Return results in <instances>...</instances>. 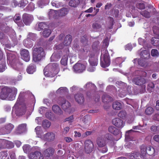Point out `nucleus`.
Masks as SVG:
<instances>
[{
    "mask_svg": "<svg viewBox=\"0 0 159 159\" xmlns=\"http://www.w3.org/2000/svg\"><path fill=\"white\" fill-rule=\"evenodd\" d=\"M21 58L26 62L29 61L30 59V56L28 50L22 49L20 51Z\"/></svg>",
    "mask_w": 159,
    "mask_h": 159,
    "instance_id": "9d476101",
    "label": "nucleus"
},
{
    "mask_svg": "<svg viewBox=\"0 0 159 159\" xmlns=\"http://www.w3.org/2000/svg\"><path fill=\"white\" fill-rule=\"evenodd\" d=\"M153 33L156 35H159V28L156 26H154L152 28Z\"/></svg>",
    "mask_w": 159,
    "mask_h": 159,
    "instance_id": "680f3d73",
    "label": "nucleus"
},
{
    "mask_svg": "<svg viewBox=\"0 0 159 159\" xmlns=\"http://www.w3.org/2000/svg\"><path fill=\"white\" fill-rule=\"evenodd\" d=\"M95 86L94 84L90 82H89L86 84L84 87L87 89H89V88L91 89L93 87H94Z\"/></svg>",
    "mask_w": 159,
    "mask_h": 159,
    "instance_id": "052dcab7",
    "label": "nucleus"
},
{
    "mask_svg": "<svg viewBox=\"0 0 159 159\" xmlns=\"http://www.w3.org/2000/svg\"><path fill=\"white\" fill-rule=\"evenodd\" d=\"M64 43H61L58 45H56L55 48L57 49L60 50L62 49L64 47Z\"/></svg>",
    "mask_w": 159,
    "mask_h": 159,
    "instance_id": "774afa93",
    "label": "nucleus"
},
{
    "mask_svg": "<svg viewBox=\"0 0 159 159\" xmlns=\"http://www.w3.org/2000/svg\"><path fill=\"white\" fill-rule=\"evenodd\" d=\"M154 112L153 109L151 107H147L145 111V113L147 115H151Z\"/></svg>",
    "mask_w": 159,
    "mask_h": 159,
    "instance_id": "c03bdc74",
    "label": "nucleus"
},
{
    "mask_svg": "<svg viewBox=\"0 0 159 159\" xmlns=\"http://www.w3.org/2000/svg\"><path fill=\"white\" fill-rule=\"evenodd\" d=\"M93 28L95 29H98L101 28V26L100 25L97 23H94L93 24Z\"/></svg>",
    "mask_w": 159,
    "mask_h": 159,
    "instance_id": "338daca9",
    "label": "nucleus"
},
{
    "mask_svg": "<svg viewBox=\"0 0 159 159\" xmlns=\"http://www.w3.org/2000/svg\"><path fill=\"white\" fill-rule=\"evenodd\" d=\"M90 65L92 66H96L98 64V60L97 59L91 58L89 60Z\"/></svg>",
    "mask_w": 159,
    "mask_h": 159,
    "instance_id": "37998d69",
    "label": "nucleus"
},
{
    "mask_svg": "<svg viewBox=\"0 0 159 159\" xmlns=\"http://www.w3.org/2000/svg\"><path fill=\"white\" fill-rule=\"evenodd\" d=\"M59 71V67L57 63H50L43 70L44 75L47 76H54Z\"/></svg>",
    "mask_w": 159,
    "mask_h": 159,
    "instance_id": "f03ea898",
    "label": "nucleus"
},
{
    "mask_svg": "<svg viewBox=\"0 0 159 159\" xmlns=\"http://www.w3.org/2000/svg\"><path fill=\"white\" fill-rule=\"evenodd\" d=\"M104 52L103 57H102L101 54L100 57V65L103 68H106L110 64V57L108 51L105 49L103 50Z\"/></svg>",
    "mask_w": 159,
    "mask_h": 159,
    "instance_id": "7ed1b4c3",
    "label": "nucleus"
},
{
    "mask_svg": "<svg viewBox=\"0 0 159 159\" xmlns=\"http://www.w3.org/2000/svg\"><path fill=\"white\" fill-rule=\"evenodd\" d=\"M79 0H71L69 2V5L72 7H76L80 3Z\"/></svg>",
    "mask_w": 159,
    "mask_h": 159,
    "instance_id": "f704fd0d",
    "label": "nucleus"
},
{
    "mask_svg": "<svg viewBox=\"0 0 159 159\" xmlns=\"http://www.w3.org/2000/svg\"><path fill=\"white\" fill-rule=\"evenodd\" d=\"M51 33V31L49 29H46L43 32L42 34L43 37H48Z\"/></svg>",
    "mask_w": 159,
    "mask_h": 159,
    "instance_id": "4c0bfd02",
    "label": "nucleus"
},
{
    "mask_svg": "<svg viewBox=\"0 0 159 159\" xmlns=\"http://www.w3.org/2000/svg\"><path fill=\"white\" fill-rule=\"evenodd\" d=\"M52 109V111L57 115H61L63 114V111L57 105H53Z\"/></svg>",
    "mask_w": 159,
    "mask_h": 159,
    "instance_id": "412c9836",
    "label": "nucleus"
},
{
    "mask_svg": "<svg viewBox=\"0 0 159 159\" xmlns=\"http://www.w3.org/2000/svg\"><path fill=\"white\" fill-rule=\"evenodd\" d=\"M55 136V134L53 133L48 132L44 135V138L47 141H51L54 140Z\"/></svg>",
    "mask_w": 159,
    "mask_h": 159,
    "instance_id": "a211bd4d",
    "label": "nucleus"
},
{
    "mask_svg": "<svg viewBox=\"0 0 159 159\" xmlns=\"http://www.w3.org/2000/svg\"><path fill=\"white\" fill-rule=\"evenodd\" d=\"M33 16L27 13L23 14L22 17L23 21L26 25H29L33 20Z\"/></svg>",
    "mask_w": 159,
    "mask_h": 159,
    "instance_id": "9b49d317",
    "label": "nucleus"
},
{
    "mask_svg": "<svg viewBox=\"0 0 159 159\" xmlns=\"http://www.w3.org/2000/svg\"><path fill=\"white\" fill-rule=\"evenodd\" d=\"M140 14L146 18H149L150 17V13L146 10H144L139 12Z\"/></svg>",
    "mask_w": 159,
    "mask_h": 159,
    "instance_id": "e433bc0d",
    "label": "nucleus"
},
{
    "mask_svg": "<svg viewBox=\"0 0 159 159\" xmlns=\"http://www.w3.org/2000/svg\"><path fill=\"white\" fill-rule=\"evenodd\" d=\"M51 122L47 120H44L42 123V126L44 128H49L51 125Z\"/></svg>",
    "mask_w": 159,
    "mask_h": 159,
    "instance_id": "58836bf2",
    "label": "nucleus"
},
{
    "mask_svg": "<svg viewBox=\"0 0 159 159\" xmlns=\"http://www.w3.org/2000/svg\"><path fill=\"white\" fill-rule=\"evenodd\" d=\"M97 143L98 147L100 148H102L101 150V152L102 153H104L107 151L108 149L106 146V144L104 138L99 137L97 140Z\"/></svg>",
    "mask_w": 159,
    "mask_h": 159,
    "instance_id": "39448f33",
    "label": "nucleus"
},
{
    "mask_svg": "<svg viewBox=\"0 0 159 159\" xmlns=\"http://www.w3.org/2000/svg\"><path fill=\"white\" fill-rule=\"evenodd\" d=\"M75 101L80 104L83 103L84 101V98L83 95L81 93H77L75 95Z\"/></svg>",
    "mask_w": 159,
    "mask_h": 159,
    "instance_id": "6ab92c4d",
    "label": "nucleus"
},
{
    "mask_svg": "<svg viewBox=\"0 0 159 159\" xmlns=\"http://www.w3.org/2000/svg\"><path fill=\"white\" fill-rule=\"evenodd\" d=\"M102 99L103 102L104 103H107L113 100V98L107 94H104L102 96Z\"/></svg>",
    "mask_w": 159,
    "mask_h": 159,
    "instance_id": "cd10ccee",
    "label": "nucleus"
},
{
    "mask_svg": "<svg viewBox=\"0 0 159 159\" xmlns=\"http://www.w3.org/2000/svg\"><path fill=\"white\" fill-rule=\"evenodd\" d=\"M136 6L138 9L140 10L144 9L145 8V5L143 3H137Z\"/></svg>",
    "mask_w": 159,
    "mask_h": 159,
    "instance_id": "09e8293b",
    "label": "nucleus"
},
{
    "mask_svg": "<svg viewBox=\"0 0 159 159\" xmlns=\"http://www.w3.org/2000/svg\"><path fill=\"white\" fill-rule=\"evenodd\" d=\"M72 41V36L71 35H67L65 37L63 43L64 45L67 46L70 45Z\"/></svg>",
    "mask_w": 159,
    "mask_h": 159,
    "instance_id": "c756f323",
    "label": "nucleus"
},
{
    "mask_svg": "<svg viewBox=\"0 0 159 159\" xmlns=\"http://www.w3.org/2000/svg\"><path fill=\"white\" fill-rule=\"evenodd\" d=\"M147 147L143 145L141 146V152L143 155L147 154L146 153V149Z\"/></svg>",
    "mask_w": 159,
    "mask_h": 159,
    "instance_id": "e2e57ef3",
    "label": "nucleus"
},
{
    "mask_svg": "<svg viewBox=\"0 0 159 159\" xmlns=\"http://www.w3.org/2000/svg\"><path fill=\"white\" fill-rule=\"evenodd\" d=\"M112 124L116 127L122 128L125 125V123L123 120L119 118L113 119L112 121Z\"/></svg>",
    "mask_w": 159,
    "mask_h": 159,
    "instance_id": "1a4fd4ad",
    "label": "nucleus"
},
{
    "mask_svg": "<svg viewBox=\"0 0 159 159\" xmlns=\"http://www.w3.org/2000/svg\"><path fill=\"white\" fill-rule=\"evenodd\" d=\"M15 106L16 107H18L19 108L17 110V111L19 115H22L25 114L26 112V106L25 104L20 105L19 102L17 100Z\"/></svg>",
    "mask_w": 159,
    "mask_h": 159,
    "instance_id": "0eeeda50",
    "label": "nucleus"
},
{
    "mask_svg": "<svg viewBox=\"0 0 159 159\" xmlns=\"http://www.w3.org/2000/svg\"><path fill=\"white\" fill-rule=\"evenodd\" d=\"M7 140L0 139V148H6V143Z\"/></svg>",
    "mask_w": 159,
    "mask_h": 159,
    "instance_id": "a19ab883",
    "label": "nucleus"
},
{
    "mask_svg": "<svg viewBox=\"0 0 159 159\" xmlns=\"http://www.w3.org/2000/svg\"><path fill=\"white\" fill-rule=\"evenodd\" d=\"M49 2V0H39L37 2L38 6L42 8L44 6L47 5Z\"/></svg>",
    "mask_w": 159,
    "mask_h": 159,
    "instance_id": "2f4dec72",
    "label": "nucleus"
},
{
    "mask_svg": "<svg viewBox=\"0 0 159 159\" xmlns=\"http://www.w3.org/2000/svg\"><path fill=\"white\" fill-rule=\"evenodd\" d=\"M69 12V9L66 8H63L58 11V14L61 16H65L67 15Z\"/></svg>",
    "mask_w": 159,
    "mask_h": 159,
    "instance_id": "393cba45",
    "label": "nucleus"
},
{
    "mask_svg": "<svg viewBox=\"0 0 159 159\" xmlns=\"http://www.w3.org/2000/svg\"><path fill=\"white\" fill-rule=\"evenodd\" d=\"M151 43L152 45L156 46H159V38L153 37L151 39Z\"/></svg>",
    "mask_w": 159,
    "mask_h": 159,
    "instance_id": "c9c22d12",
    "label": "nucleus"
},
{
    "mask_svg": "<svg viewBox=\"0 0 159 159\" xmlns=\"http://www.w3.org/2000/svg\"><path fill=\"white\" fill-rule=\"evenodd\" d=\"M84 149L87 153H90L94 149V145L93 142L89 139L86 140L84 142Z\"/></svg>",
    "mask_w": 159,
    "mask_h": 159,
    "instance_id": "423d86ee",
    "label": "nucleus"
},
{
    "mask_svg": "<svg viewBox=\"0 0 159 159\" xmlns=\"http://www.w3.org/2000/svg\"><path fill=\"white\" fill-rule=\"evenodd\" d=\"M66 90L67 89L66 87H61L57 90V93H64L66 91Z\"/></svg>",
    "mask_w": 159,
    "mask_h": 159,
    "instance_id": "0e129e2a",
    "label": "nucleus"
},
{
    "mask_svg": "<svg viewBox=\"0 0 159 159\" xmlns=\"http://www.w3.org/2000/svg\"><path fill=\"white\" fill-rule=\"evenodd\" d=\"M23 44L25 46L28 48H31L33 45L31 40L28 38L24 40Z\"/></svg>",
    "mask_w": 159,
    "mask_h": 159,
    "instance_id": "bb28decb",
    "label": "nucleus"
},
{
    "mask_svg": "<svg viewBox=\"0 0 159 159\" xmlns=\"http://www.w3.org/2000/svg\"><path fill=\"white\" fill-rule=\"evenodd\" d=\"M143 54L146 55V56L147 55L148 57L150 55L149 54L146 50L142 51L140 52V56L143 59H147V56L145 57V56L144 55H143Z\"/></svg>",
    "mask_w": 159,
    "mask_h": 159,
    "instance_id": "79ce46f5",
    "label": "nucleus"
},
{
    "mask_svg": "<svg viewBox=\"0 0 159 159\" xmlns=\"http://www.w3.org/2000/svg\"><path fill=\"white\" fill-rule=\"evenodd\" d=\"M10 65L14 69L19 71L22 68L23 64L18 59L16 61L13 62Z\"/></svg>",
    "mask_w": 159,
    "mask_h": 159,
    "instance_id": "f8f14e48",
    "label": "nucleus"
},
{
    "mask_svg": "<svg viewBox=\"0 0 159 159\" xmlns=\"http://www.w3.org/2000/svg\"><path fill=\"white\" fill-rule=\"evenodd\" d=\"M54 149L52 148H49L46 149L44 152V154L47 157H50L52 156L54 153Z\"/></svg>",
    "mask_w": 159,
    "mask_h": 159,
    "instance_id": "a878e982",
    "label": "nucleus"
},
{
    "mask_svg": "<svg viewBox=\"0 0 159 159\" xmlns=\"http://www.w3.org/2000/svg\"><path fill=\"white\" fill-rule=\"evenodd\" d=\"M23 149L24 152L25 153H29L30 151V148L29 145H25L23 147Z\"/></svg>",
    "mask_w": 159,
    "mask_h": 159,
    "instance_id": "8fccbe9b",
    "label": "nucleus"
},
{
    "mask_svg": "<svg viewBox=\"0 0 159 159\" xmlns=\"http://www.w3.org/2000/svg\"><path fill=\"white\" fill-rule=\"evenodd\" d=\"M36 66L33 64H30L27 67L26 71L29 74H32L36 71Z\"/></svg>",
    "mask_w": 159,
    "mask_h": 159,
    "instance_id": "aec40b11",
    "label": "nucleus"
},
{
    "mask_svg": "<svg viewBox=\"0 0 159 159\" xmlns=\"http://www.w3.org/2000/svg\"><path fill=\"white\" fill-rule=\"evenodd\" d=\"M108 131L114 135H118L120 132V130L119 129L112 125L109 127Z\"/></svg>",
    "mask_w": 159,
    "mask_h": 159,
    "instance_id": "b1692460",
    "label": "nucleus"
},
{
    "mask_svg": "<svg viewBox=\"0 0 159 159\" xmlns=\"http://www.w3.org/2000/svg\"><path fill=\"white\" fill-rule=\"evenodd\" d=\"M151 55L153 57H158L159 53L158 51L156 49H152L151 51Z\"/></svg>",
    "mask_w": 159,
    "mask_h": 159,
    "instance_id": "de8ad7c7",
    "label": "nucleus"
},
{
    "mask_svg": "<svg viewBox=\"0 0 159 159\" xmlns=\"http://www.w3.org/2000/svg\"><path fill=\"white\" fill-rule=\"evenodd\" d=\"M48 25L45 23L44 22H40L36 25L35 28L38 31H40L43 30V29L44 30L48 28Z\"/></svg>",
    "mask_w": 159,
    "mask_h": 159,
    "instance_id": "4be33fe9",
    "label": "nucleus"
},
{
    "mask_svg": "<svg viewBox=\"0 0 159 159\" xmlns=\"http://www.w3.org/2000/svg\"><path fill=\"white\" fill-rule=\"evenodd\" d=\"M29 158L30 159H44L43 155L38 151L31 153L29 156Z\"/></svg>",
    "mask_w": 159,
    "mask_h": 159,
    "instance_id": "4468645a",
    "label": "nucleus"
},
{
    "mask_svg": "<svg viewBox=\"0 0 159 159\" xmlns=\"http://www.w3.org/2000/svg\"><path fill=\"white\" fill-rule=\"evenodd\" d=\"M26 124H22L19 125L15 132L16 134H20L25 132L26 130Z\"/></svg>",
    "mask_w": 159,
    "mask_h": 159,
    "instance_id": "f3484780",
    "label": "nucleus"
},
{
    "mask_svg": "<svg viewBox=\"0 0 159 159\" xmlns=\"http://www.w3.org/2000/svg\"><path fill=\"white\" fill-rule=\"evenodd\" d=\"M99 42L98 41H96L93 42L92 45V48L93 49L97 50V49H99L98 48L99 44Z\"/></svg>",
    "mask_w": 159,
    "mask_h": 159,
    "instance_id": "6e6d98bb",
    "label": "nucleus"
},
{
    "mask_svg": "<svg viewBox=\"0 0 159 159\" xmlns=\"http://www.w3.org/2000/svg\"><path fill=\"white\" fill-rule=\"evenodd\" d=\"M17 89L14 87H8L5 86L2 89L0 93V97L2 99H5L7 98L11 94L13 96L10 98L11 100H13L17 93Z\"/></svg>",
    "mask_w": 159,
    "mask_h": 159,
    "instance_id": "f257e3e1",
    "label": "nucleus"
},
{
    "mask_svg": "<svg viewBox=\"0 0 159 159\" xmlns=\"http://www.w3.org/2000/svg\"><path fill=\"white\" fill-rule=\"evenodd\" d=\"M133 82L136 85H141L145 83L146 80L144 78L142 77L139 76L133 79Z\"/></svg>",
    "mask_w": 159,
    "mask_h": 159,
    "instance_id": "2eb2a0df",
    "label": "nucleus"
},
{
    "mask_svg": "<svg viewBox=\"0 0 159 159\" xmlns=\"http://www.w3.org/2000/svg\"><path fill=\"white\" fill-rule=\"evenodd\" d=\"M122 104L117 101L113 102L112 104L113 108L115 110H120L122 108Z\"/></svg>",
    "mask_w": 159,
    "mask_h": 159,
    "instance_id": "473e14b6",
    "label": "nucleus"
},
{
    "mask_svg": "<svg viewBox=\"0 0 159 159\" xmlns=\"http://www.w3.org/2000/svg\"><path fill=\"white\" fill-rule=\"evenodd\" d=\"M75 71L78 72H82L85 70V65L82 63H77L73 66Z\"/></svg>",
    "mask_w": 159,
    "mask_h": 159,
    "instance_id": "dca6fc26",
    "label": "nucleus"
},
{
    "mask_svg": "<svg viewBox=\"0 0 159 159\" xmlns=\"http://www.w3.org/2000/svg\"><path fill=\"white\" fill-rule=\"evenodd\" d=\"M33 52V53H37V54H44L45 52L44 51V50L43 48L41 47L39 48H33L32 49Z\"/></svg>",
    "mask_w": 159,
    "mask_h": 159,
    "instance_id": "c85d7f7f",
    "label": "nucleus"
},
{
    "mask_svg": "<svg viewBox=\"0 0 159 159\" xmlns=\"http://www.w3.org/2000/svg\"><path fill=\"white\" fill-rule=\"evenodd\" d=\"M88 41V39L86 35H85L81 37V43H83V44L85 45H86L87 44Z\"/></svg>",
    "mask_w": 159,
    "mask_h": 159,
    "instance_id": "3c124183",
    "label": "nucleus"
},
{
    "mask_svg": "<svg viewBox=\"0 0 159 159\" xmlns=\"http://www.w3.org/2000/svg\"><path fill=\"white\" fill-rule=\"evenodd\" d=\"M28 2L27 0H21L18 3V6L20 7L23 8L25 7L28 3Z\"/></svg>",
    "mask_w": 159,
    "mask_h": 159,
    "instance_id": "a18cd8bd",
    "label": "nucleus"
},
{
    "mask_svg": "<svg viewBox=\"0 0 159 159\" xmlns=\"http://www.w3.org/2000/svg\"><path fill=\"white\" fill-rule=\"evenodd\" d=\"M139 157H141L140 153L139 152H134L132 153L129 156L130 159H140Z\"/></svg>",
    "mask_w": 159,
    "mask_h": 159,
    "instance_id": "7c9ffc66",
    "label": "nucleus"
},
{
    "mask_svg": "<svg viewBox=\"0 0 159 159\" xmlns=\"http://www.w3.org/2000/svg\"><path fill=\"white\" fill-rule=\"evenodd\" d=\"M155 152L154 148L151 146H148L147 147L146 149V153L147 154L149 155H152Z\"/></svg>",
    "mask_w": 159,
    "mask_h": 159,
    "instance_id": "72a5a7b5",
    "label": "nucleus"
},
{
    "mask_svg": "<svg viewBox=\"0 0 159 159\" xmlns=\"http://www.w3.org/2000/svg\"><path fill=\"white\" fill-rule=\"evenodd\" d=\"M1 155L2 159H10L7 153L6 152H2Z\"/></svg>",
    "mask_w": 159,
    "mask_h": 159,
    "instance_id": "bf43d9fd",
    "label": "nucleus"
},
{
    "mask_svg": "<svg viewBox=\"0 0 159 159\" xmlns=\"http://www.w3.org/2000/svg\"><path fill=\"white\" fill-rule=\"evenodd\" d=\"M67 58L65 56H64V57H63L61 61V64L65 66L67 65Z\"/></svg>",
    "mask_w": 159,
    "mask_h": 159,
    "instance_id": "4d7b16f0",
    "label": "nucleus"
},
{
    "mask_svg": "<svg viewBox=\"0 0 159 159\" xmlns=\"http://www.w3.org/2000/svg\"><path fill=\"white\" fill-rule=\"evenodd\" d=\"M14 127V125L11 124H9L2 128L0 130L2 134H9Z\"/></svg>",
    "mask_w": 159,
    "mask_h": 159,
    "instance_id": "6e6552de",
    "label": "nucleus"
},
{
    "mask_svg": "<svg viewBox=\"0 0 159 159\" xmlns=\"http://www.w3.org/2000/svg\"><path fill=\"white\" fill-rule=\"evenodd\" d=\"M104 139L107 140L108 141H113V136L112 135L109 133H107L105 134L104 136Z\"/></svg>",
    "mask_w": 159,
    "mask_h": 159,
    "instance_id": "603ef678",
    "label": "nucleus"
},
{
    "mask_svg": "<svg viewBox=\"0 0 159 159\" xmlns=\"http://www.w3.org/2000/svg\"><path fill=\"white\" fill-rule=\"evenodd\" d=\"M57 102L58 104L61 106L62 109L65 110L69 108L70 106V103L63 97H59Z\"/></svg>",
    "mask_w": 159,
    "mask_h": 159,
    "instance_id": "20e7f679",
    "label": "nucleus"
},
{
    "mask_svg": "<svg viewBox=\"0 0 159 159\" xmlns=\"http://www.w3.org/2000/svg\"><path fill=\"white\" fill-rule=\"evenodd\" d=\"M28 36L29 37H28V38L30 39L31 40L33 41L35 40L36 37V35L35 34L32 33H30L29 34Z\"/></svg>",
    "mask_w": 159,
    "mask_h": 159,
    "instance_id": "69168bd1",
    "label": "nucleus"
},
{
    "mask_svg": "<svg viewBox=\"0 0 159 159\" xmlns=\"http://www.w3.org/2000/svg\"><path fill=\"white\" fill-rule=\"evenodd\" d=\"M57 13V11L51 9L48 12V15L50 17H53L55 18L56 15V14Z\"/></svg>",
    "mask_w": 159,
    "mask_h": 159,
    "instance_id": "ea45409f",
    "label": "nucleus"
},
{
    "mask_svg": "<svg viewBox=\"0 0 159 159\" xmlns=\"http://www.w3.org/2000/svg\"><path fill=\"white\" fill-rule=\"evenodd\" d=\"M37 54V53H33V60L35 62L40 61L42 58L45 56V54Z\"/></svg>",
    "mask_w": 159,
    "mask_h": 159,
    "instance_id": "5701e85b",
    "label": "nucleus"
},
{
    "mask_svg": "<svg viewBox=\"0 0 159 159\" xmlns=\"http://www.w3.org/2000/svg\"><path fill=\"white\" fill-rule=\"evenodd\" d=\"M91 120L90 117L89 116H85L83 119V121L84 124H87L90 122Z\"/></svg>",
    "mask_w": 159,
    "mask_h": 159,
    "instance_id": "864d4df0",
    "label": "nucleus"
},
{
    "mask_svg": "<svg viewBox=\"0 0 159 159\" xmlns=\"http://www.w3.org/2000/svg\"><path fill=\"white\" fill-rule=\"evenodd\" d=\"M6 143V148H11L14 146V144L12 142L7 140Z\"/></svg>",
    "mask_w": 159,
    "mask_h": 159,
    "instance_id": "13d9d810",
    "label": "nucleus"
},
{
    "mask_svg": "<svg viewBox=\"0 0 159 159\" xmlns=\"http://www.w3.org/2000/svg\"><path fill=\"white\" fill-rule=\"evenodd\" d=\"M150 129L153 132H158L159 131V125L157 126L152 125Z\"/></svg>",
    "mask_w": 159,
    "mask_h": 159,
    "instance_id": "5fc2aeb1",
    "label": "nucleus"
},
{
    "mask_svg": "<svg viewBox=\"0 0 159 159\" xmlns=\"http://www.w3.org/2000/svg\"><path fill=\"white\" fill-rule=\"evenodd\" d=\"M18 58L16 57V55L12 52H7V60L8 63L10 65L13 62L16 61Z\"/></svg>",
    "mask_w": 159,
    "mask_h": 159,
    "instance_id": "ddd939ff",
    "label": "nucleus"
},
{
    "mask_svg": "<svg viewBox=\"0 0 159 159\" xmlns=\"http://www.w3.org/2000/svg\"><path fill=\"white\" fill-rule=\"evenodd\" d=\"M118 116L123 119H125L126 116V113L124 111H121L118 114Z\"/></svg>",
    "mask_w": 159,
    "mask_h": 159,
    "instance_id": "49530a36",
    "label": "nucleus"
}]
</instances>
